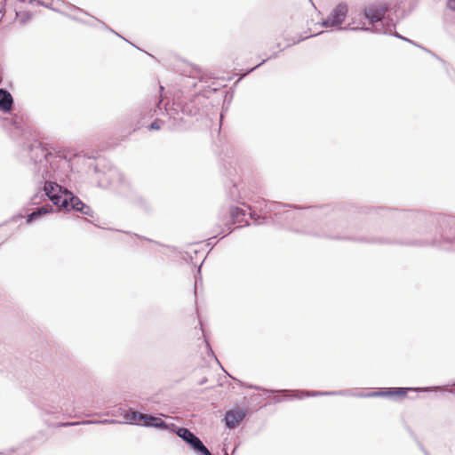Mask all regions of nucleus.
Masks as SVG:
<instances>
[{"label":"nucleus","mask_w":455,"mask_h":455,"mask_svg":"<svg viewBox=\"0 0 455 455\" xmlns=\"http://www.w3.org/2000/svg\"><path fill=\"white\" fill-rule=\"evenodd\" d=\"M309 234L320 236L326 237L330 239H344V240H352L362 243H394L395 241H391L383 237H376V236H357L351 234L347 228L345 226V222L343 220H329L324 223V228H320L316 231H310Z\"/></svg>","instance_id":"nucleus-4"},{"label":"nucleus","mask_w":455,"mask_h":455,"mask_svg":"<svg viewBox=\"0 0 455 455\" xmlns=\"http://www.w3.org/2000/svg\"><path fill=\"white\" fill-rule=\"evenodd\" d=\"M225 455H228V454L226 452Z\"/></svg>","instance_id":"nucleus-44"},{"label":"nucleus","mask_w":455,"mask_h":455,"mask_svg":"<svg viewBox=\"0 0 455 455\" xmlns=\"http://www.w3.org/2000/svg\"><path fill=\"white\" fill-rule=\"evenodd\" d=\"M144 240L148 241V242H150V239L147 238V237H144Z\"/></svg>","instance_id":"nucleus-41"},{"label":"nucleus","mask_w":455,"mask_h":455,"mask_svg":"<svg viewBox=\"0 0 455 455\" xmlns=\"http://www.w3.org/2000/svg\"><path fill=\"white\" fill-rule=\"evenodd\" d=\"M144 122H141V121H138L137 122V124H136V127L134 128V130H136L137 128H140V126H143L144 125Z\"/></svg>","instance_id":"nucleus-32"},{"label":"nucleus","mask_w":455,"mask_h":455,"mask_svg":"<svg viewBox=\"0 0 455 455\" xmlns=\"http://www.w3.org/2000/svg\"><path fill=\"white\" fill-rule=\"evenodd\" d=\"M441 228V240H434V244L441 245L442 242L450 244L455 243V218L452 217H442L438 220Z\"/></svg>","instance_id":"nucleus-7"},{"label":"nucleus","mask_w":455,"mask_h":455,"mask_svg":"<svg viewBox=\"0 0 455 455\" xmlns=\"http://www.w3.org/2000/svg\"><path fill=\"white\" fill-rule=\"evenodd\" d=\"M199 76L198 68H192L189 75L179 76L177 81L179 92L175 95L172 106L165 109L169 116V125L172 128L184 129L189 123L187 117L198 119L206 113L210 104L209 97L218 90L216 87L208 86L198 93L185 95L190 89L196 86Z\"/></svg>","instance_id":"nucleus-2"},{"label":"nucleus","mask_w":455,"mask_h":455,"mask_svg":"<svg viewBox=\"0 0 455 455\" xmlns=\"http://www.w3.org/2000/svg\"><path fill=\"white\" fill-rule=\"evenodd\" d=\"M108 175L109 177L116 175L119 177L120 181H122V175L116 170H109Z\"/></svg>","instance_id":"nucleus-27"},{"label":"nucleus","mask_w":455,"mask_h":455,"mask_svg":"<svg viewBox=\"0 0 455 455\" xmlns=\"http://www.w3.org/2000/svg\"><path fill=\"white\" fill-rule=\"evenodd\" d=\"M437 387H388L382 388L379 391H375L371 394L367 395V396H386V397H393L399 396L403 397L409 391L415 392H429L432 389H436Z\"/></svg>","instance_id":"nucleus-8"},{"label":"nucleus","mask_w":455,"mask_h":455,"mask_svg":"<svg viewBox=\"0 0 455 455\" xmlns=\"http://www.w3.org/2000/svg\"><path fill=\"white\" fill-rule=\"evenodd\" d=\"M310 212H309V216H314V217H317V218H320L322 216H323L324 214L327 213V210L329 209V207H323V208H313V207H310Z\"/></svg>","instance_id":"nucleus-18"},{"label":"nucleus","mask_w":455,"mask_h":455,"mask_svg":"<svg viewBox=\"0 0 455 455\" xmlns=\"http://www.w3.org/2000/svg\"><path fill=\"white\" fill-rule=\"evenodd\" d=\"M52 206L49 204H46L41 207H37L35 211L27 215L26 222L28 224H31L36 221L37 220L41 219L46 213L52 212Z\"/></svg>","instance_id":"nucleus-15"},{"label":"nucleus","mask_w":455,"mask_h":455,"mask_svg":"<svg viewBox=\"0 0 455 455\" xmlns=\"http://www.w3.org/2000/svg\"><path fill=\"white\" fill-rule=\"evenodd\" d=\"M144 240L148 241V242H150V239L147 238V237H144Z\"/></svg>","instance_id":"nucleus-42"},{"label":"nucleus","mask_w":455,"mask_h":455,"mask_svg":"<svg viewBox=\"0 0 455 455\" xmlns=\"http://www.w3.org/2000/svg\"><path fill=\"white\" fill-rule=\"evenodd\" d=\"M287 397H288L287 395H283V396L276 395V396H275L274 400L275 403H280V402L283 401L284 399H286Z\"/></svg>","instance_id":"nucleus-30"},{"label":"nucleus","mask_w":455,"mask_h":455,"mask_svg":"<svg viewBox=\"0 0 455 455\" xmlns=\"http://www.w3.org/2000/svg\"><path fill=\"white\" fill-rule=\"evenodd\" d=\"M347 13V6L345 4H338L330 13L328 19L323 20V27H336L340 25Z\"/></svg>","instance_id":"nucleus-9"},{"label":"nucleus","mask_w":455,"mask_h":455,"mask_svg":"<svg viewBox=\"0 0 455 455\" xmlns=\"http://www.w3.org/2000/svg\"><path fill=\"white\" fill-rule=\"evenodd\" d=\"M80 422H68L67 424H65L66 426H76V425H79Z\"/></svg>","instance_id":"nucleus-33"},{"label":"nucleus","mask_w":455,"mask_h":455,"mask_svg":"<svg viewBox=\"0 0 455 455\" xmlns=\"http://www.w3.org/2000/svg\"><path fill=\"white\" fill-rule=\"evenodd\" d=\"M207 382V379L206 378H204L200 382H199V385H203L204 383Z\"/></svg>","instance_id":"nucleus-36"},{"label":"nucleus","mask_w":455,"mask_h":455,"mask_svg":"<svg viewBox=\"0 0 455 455\" xmlns=\"http://www.w3.org/2000/svg\"><path fill=\"white\" fill-rule=\"evenodd\" d=\"M22 149L33 164L34 181L38 189L31 197L32 204H37L48 198L59 209L79 212L84 202L58 184L69 168L67 157L53 152L37 140H27Z\"/></svg>","instance_id":"nucleus-1"},{"label":"nucleus","mask_w":455,"mask_h":455,"mask_svg":"<svg viewBox=\"0 0 455 455\" xmlns=\"http://www.w3.org/2000/svg\"><path fill=\"white\" fill-rule=\"evenodd\" d=\"M36 384H37V381L34 384V386H33V390L35 389V387H36ZM33 395L36 396V395H35V392H34V391H33ZM34 400H36V403H37V402H38V396L36 395V397H34Z\"/></svg>","instance_id":"nucleus-34"},{"label":"nucleus","mask_w":455,"mask_h":455,"mask_svg":"<svg viewBox=\"0 0 455 455\" xmlns=\"http://www.w3.org/2000/svg\"><path fill=\"white\" fill-rule=\"evenodd\" d=\"M228 196L232 201H237L240 197L239 189L235 183H232V186L229 188Z\"/></svg>","instance_id":"nucleus-19"},{"label":"nucleus","mask_w":455,"mask_h":455,"mask_svg":"<svg viewBox=\"0 0 455 455\" xmlns=\"http://www.w3.org/2000/svg\"><path fill=\"white\" fill-rule=\"evenodd\" d=\"M110 31L113 33V35H115V36H119V35L116 32V30H115V29H112V30H110Z\"/></svg>","instance_id":"nucleus-37"},{"label":"nucleus","mask_w":455,"mask_h":455,"mask_svg":"<svg viewBox=\"0 0 455 455\" xmlns=\"http://www.w3.org/2000/svg\"><path fill=\"white\" fill-rule=\"evenodd\" d=\"M13 97L6 89L0 88V111L10 113L12 109Z\"/></svg>","instance_id":"nucleus-14"},{"label":"nucleus","mask_w":455,"mask_h":455,"mask_svg":"<svg viewBox=\"0 0 455 455\" xmlns=\"http://www.w3.org/2000/svg\"><path fill=\"white\" fill-rule=\"evenodd\" d=\"M145 414L129 408L124 418L127 423L142 426Z\"/></svg>","instance_id":"nucleus-16"},{"label":"nucleus","mask_w":455,"mask_h":455,"mask_svg":"<svg viewBox=\"0 0 455 455\" xmlns=\"http://www.w3.org/2000/svg\"><path fill=\"white\" fill-rule=\"evenodd\" d=\"M108 420H102V421H99L98 423H105L107 422Z\"/></svg>","instance_id":"nucleus-43"},{"label":"nucleus","mask_w":455,"mask_h":455,"mask_svg":"<svg viewBox=\"0 0 455 455\" xmlns=\"http://www.w3.org/2000/svg\"><path fill=\"white\" fill-rule=\"evenodd\" d=\"M79 212L86 216L93 217V211L89 205L85 204L84 203V205L80 207Z\"/></svg>","instance_id":"nucleus-20"},{"label":"nucleus","mask_w":455,"mask_h":455,"mask_svg":"<svg viewBox=\"0 0 455 455\" xmlns=\"http://www.w3.org/2000/svg\"><path fill=\"white\" fill-rule=\"evenodd\" d=\"M161 104L162 100L160 99L154 108H152L151 105L148 104L136 108L132 114L133 118L140 117L141 119H145L153 117L162 111Z\"/></svg>","instance_id":"nucleus-10"},{"label":"nucleus","mask_w":455,"mask_h":455,"mask_svg":"<svg viewBox=\"0 0 455 455\" xmlns=\"http://www.w3.org/2000/svg\"><path fill=\"white\" fill-rule=\"evenodd\" d=\"M273 204L275 206L276 209H280V208L286 207V206L297 208V205H287V204H282L279 203H274Z\"/></svg>","instance_id":"nucleus-28"},{"label":"nucleus","mask_w":455,"mask_h":455,"mask_svg":"<svg viewBox=\"0 0 455 455\" xmlns=\"http://www.w3.org/2000/svg\"><path fill=\"white\" fill-rule=\"evenodd\" d=\"M419 47H420L421 49H423L424 51H427V49H425L424 47H421V46H419ZM428 52H429L432 56H434L435 58H436L437 60H439L440 61H442L443 63H444V61H443L442 59H440L437 55H435L434 52H430V51H428Z\"/></svg>","instance_id":"nucleus-31"},{"label":"nucleus","mask_w":455,"mask_h":455,"mask_svg":"<svg viewBox=\"0 0 455 455\" xmlns=\"http://www.w3.org/2000/svg\"><path fill=\"white\" fill-rule=\"evenodd\" d=\"M389 35H390V36H395V37H398V38H400V39H403V40H404V41L410 42L411 44H415L412 41H411V40H409V39H407V38H405V37H403V36H400V35L397 33V30H394V33H390Z\"/></svg>","instance_id":"nucleus-25"},{"label":"nucleus","mask_w":455,"mask_h":455,"mask_svg":"<svg viewBox=\"0 0 455 455\" xmlns=\"http://www.w3.org/2000/svg\"><path fill=\"white\" fill-rule=\"evenodd\" d=\"M297 394H301L302 395H297L296 397L300 399L302 396H317V395H344L345 391H331V392H321V391H314V392H299L296 391Z\"/></svg>","instance_id":"nucleus-17"},{"label":"nucleus","mask_w":455,"mask_h":455,"mask_svg":"<svg viewBox=\"0 0 455 455\" xmlns=\"http://www.w3.org/2000/svg\"><path fill=\"white\" fill-rule=\"evenodd\" d=\"M34 392L38 396L37 404L52 411L59 407L64 391L54 379L50 378L38 380Z\"/></svg>","instance_id":"nucleus-5"},{"label":"nucleus","mask_w":455,"mask_h":455,"mask_svg":"<svg viewBox=\"0 0 455 455\" xmlns=\"http://www.w3.org/2000/svg\"><path fill=\"white\" fill-rule=\"evenodd\" d=\"M16 17L20 21H25L30 18L29 14H28L24 12H21V11H16Z\"/></svg>","instance_id":"nucleus-23"},{"label":"nucleus","mask_w":455,"mask_h":455,"mask_svg":"<svg viewBox=\"0 0 455 455\" xmlns=\"http://www.w3.org/2000/svg\"><path fill=\"white\" fill-rule=\"evenodd\" d=\"M264 392H265L266 394H273V393H275V390H271V389H264Z\"/></svg>","instance_id":"nucleus-35"},{"label":"nucleus","mask_w":455,"mask_h":455,"mask_svg":"<svg viewBox=\"0 0 455 455\" xmlns=\"http://www.w3.org/2000/svg\"><path fill=\"white\" fill-rule=\"evenodd\" d=\"M386 210L383 208H367L366 213H370L371 212H374L376 213H379V212H385Z\"/></svg>","instance_id":"nucleus-26"},{"label":"nucleus","mask_w":455,"mask_h":455,"mask_svg":"<svg viewBox=\"0 0 455 455\" xmlns=\"http://www.w3.org/2000/svg\"><path fill=\"white\" fill-rule=\"evenodd\" d=\"M387 11V7L383 5H370L364 11L365 18L370 21V24L380 21Z\"/></svg>","instance_id":"nucleus-12"},{"label":"nucleus","mask_w":455,"mask_h":455,"mask_svg":"<svg viewBox=\"0 0 455 455\" xmlns=\"http://www.w3.org/2000/svg\"><path fill=\"white\" fill-rule=\"evenodd\" d=\"M447 6L451 10L455 11V0H448Z\"/></svg>","instance_id":"nucleus-29"},{"label":"nucleus","mask_w":455,"mask_h":455,"mask_svg":"<svg viewBox=\"0 0 455 455\" xmlns=\"http://www.w3.org/2000/svg\"><path fill=\"white\" fill-rule=\"evenodd\" d=\"M162 124H164V121L156 118L154 122H152L150 124V125L148 126V129L149 130H159Z\"/></svg>","instance_id":"nucleus-21"},{"label":"nucleus","mask_w":455,"mask_h":455,"mask_svg":"<svg viewBox=\"0 0 455 455\" xmlns=\"http://www.w3.org/2000/svg\"><path fill=\"white\" fill-rule=\"evenodd\" d=\"M229 213L232 224H239L237 228H242L243 226L250 225L249 221L247 220H244L246 212L243 209L236 206L230 207Z\"/></svg>","instance_id":"nucleus-13"},{"label":"nucleus","mask_w":455,"mask_h":455,"mask_svg":"<svg viewBox=\"0 0 455 455\" xmlns=\"http://www.w3.org/2000/svg\"><path fill=\"white\" fill-rule=\"evenodd\" d=\"M309 30H304L303 33H298L297 30H281V35L277 37L276 47L278 50L283 51L284 49L294 45L303 40L320 35L324 30H321L320 33L309 34Z\"/></svg>","instance_id":"nucleus-6"},{"label":"nucleus","mask_w":455,"mask_h":455,"mask_svg":"<svg viewBox=\"0 0 455 455\" xmlns=\"http://www.w3.org/2000/svg\"><path fill=\"white\" fill-rule=\"evenodd\" d=\"M142 426L175 433L189 446L196 455H212L202 440L187 427H178L174 423H167L160 417L150 414H145Z\"/></svg>","instance_id":"nucleus-3"},{"label":"nucleus","mask_w":455,"mask_h":455,"mask_svg":"<svg viewBox=\"0 0 455 455\" xmlns=\"http://www.w3.org/2000/svg\"><path fill=\"white\" fill-rule=\"evenodd\" d=\"M267 60H263L260 63H259L258 65L254 66L253 68H251V69H249L246 73L243 74L239 80H241L242 78H243L246 75H248L249 73L252 72L253 70H255L257 68H259V66H261L264 62H266Z\"/></svg>","instance_id":"nucleus-24"},{"label":"nucleus","mask_w":455,"mask_h":455,"mask_svg":"<svg viewBox=\"0 0 455 455\" xmlns=\"http://www.w3.org/2000/svg\"><path fill=\"white\" fill-rule=\"evenodd\" d=\"M250 218L254 221L255 225H260L263 223L259 215H258L255 212H250Z\"/></svg>","instance_id":"nucleus-22"},{"label":"nucleus","mask_w":455,"mask_h":455,"mask_svg":"<svg viewBox=\"0 0 455 455\" xmlns=\"http://www.w3.org/2000/svg\"><path fill=\"white\" fill-rule=\"evenodd\" d=\"M196 286H197V283L196 282V283H195V293H196Z\"/></svg>","instance_id":"nucleus-38"},{"label":"nucleus","mask_w":455,"mask_h":455,"mask_svg":"<svg viewBox=\"0 0 455 455\" xmlns=\"http://www.w3.org/2000/svg\"><path fill=\"white\" fill-rule=\"evenodd\" d=\"M144 240L148 241V242H150V239L147 238V237H144Z\"/></svg>","instance_id":"nucleus-40"},{"label":"nucleus","mask_w":455,"mask_h":455,"mask_svg":"<svg viewBox=\"0 0 455 455\" xmlns=\"http://www.w3.org/2000/svg\"><path fill=\"white\" fill-rule=\"evenodd\" d=\"M246 416V412L243 410H230L225 414V425L228 428H235Z\"/></svg>","instance_id":"nucleus-11"},{"label":"nucleus","mask_w":455,"mask_h":455,"mask_svg":"<svg viewBox=\"0 0 455 455\" xmlns=\"http://www.w3.org/2000/svg\"><path fill=\"white\" fill-rule=\"evenodd\" d=\"M82 423H83V424H85V423H86V424H90V423H92V421H84V422H82Z\"/></svg>","instance_id":"nucleus-39"}]
</instances>
